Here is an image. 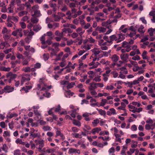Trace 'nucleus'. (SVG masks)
I'll list each match as a JSON object with an SVG mask.
<instances>
[{
	"instance_id": "55",
	"label": "nucleus",
	"mask_w": 155,
	"mask_h": 155,
	"mask_svg": "<svg viewBox=\"0 0 155 155\" xmlns=\"http://www.w3.org/2000/svg\"><path fill=\"white\" fill-rule=\"evenodd\" d=\"M44 130L45 131L50 130V127L48 126H44L43 128Z\"/></svg>"
},
{
	"instance_id": "7",
	"label": "nucleus",
	"mask_w": 155,
	"mask_h": 155,
	"mask_svg": "<svg viewBox=\"0 0 155 155\" xmlns=\"http://www.w3.org/2000/svg\"><path fill=\"white\" fill-rule=\"evenodd\" d=\"M17 75L15 74H13L11 72H9L7 74L6 77L7 78L10 77V78L12 80L16 78Z\"/></svg>"
},
{
	"instance_id": "38",
	"label": "nucleus",
	"mask_w": 155,
	"mask_h": 155,
	"mask_svg": "<svg viewBox=\"0 0 155 155\" xmlns=\"http://www.w3.org/2000/svg\"><path fill=\"white\" fill-rule=\"evenodd\" d=\"M100 64L98 62H96V63L95 65H93L94 66H93L89 68L90 69H91L93 68H96L98 66V65Z\"/></svg>"
},
{
	"instance_id": "4",
	"label": "nucleus",
	"mask_w": 155,
	"mask_h": 155,
	"mask_svg": "<svg viewBox=\"0 0 155 155\" xmlns=\"http://www.w3.org/2000/svg\"><path fill=\"white\" fill-rule=\"evenodd\" d=\"M120 57L122 60H123L124 61L127 62V59L128 58L129 55L128 54H122L120 55Z\"/></svg>"
},
{
	"instance_id": "56",
	"label": "nucleus",
	"mask_w": 155,
	"mask_h": 155,
	"mask_svg": "<svg viewBox=\"0 0 155 155\" xmlns=\"http://www.w3.org/2000/svg\"><path fill=\"white\" fill-rule=\"evenodd\" d=\"M78 36V35L76 33H73L71 35V36L74 38H75L77 37Z\"/></svg>"
},
{
	"instance_id": "39",
	"label": "nucleus",
	"mask_w": 155,
	"mask_h": 155,
	"mask_svg": "<svg viewBox=\"0 0 155 155\" xmlns=\"http://www.w3.org/2000/svg\"><path fill=\"white\" fill-rule=\"evenodd\" d=\"M101 76H99L98 77H96L93 79V80L96 82H100L101 79L100 78Z\"/></svg>"
},
{
	"instance_id": "23",
	"label": "nucleus",
	"mask_w": 155,
	"mask_h": 155,
	"mask_svg": "<svg viewBox=\"0 0 155 155\" xmlns=\"http://www.w3.org/2000/svg\"><path fill=\"white\" fill-rule=\"evenodd\" d=\"M21 151L19 149H17L14 151V155H21Z\"/></svg>"
},
{
	"instance_id": "44",
	"label": "nucleus",
	"mask_w": 155,
	"mask_h": 155,
	"mask_svg": "<svg viewBox=\"0 0 155 155\" xmlns=\"http://www.w3.org/2000/svg\"><path fill=\"white\" fill-rule=\"evenodd\" d=\"M61 18L58 15H56V16L54 18V21H59L61 19Z\"/></svg>"
},
{
	"instance_id": "8",
	"label": "nucleus",
	"mask_w": 155,
	"mask_h": 155,
	"mask_svg": "<svg viewBox=\"0 0 155 155\" xmlns=\"http://www.w3.org/2000/svg\"><path fill=\"white\" fill-rule=\"evenodd\" d=\"M34 12V14L32 15V16H35L36 17H38L41 15V14L40 11L38 10H35Z\"/></svg>"
},
{
	"instance_id": "49",
	"label": "nucleus",
	"mask_w": 155,
	"mask_h": 155,
	"mask_svg": "<svg viewBox=\"0 0 155 155\" xmlns=\"http://www.w3.org/2000/svg\"><path fill=\"white\" fill-rule=\"evenodd\" d=\"M109 110L110 111V112L111 114H116V111L114 108H110L109 109Z\"/></svg>"
},
{
	"instance_id": "11",
	"label": "nucleus",
	"mask_w": 155,
	"mask_h": 155,
	"mask_svg": "<svg viewBox=\"0 0 155 155\" xmlns=\"http://www.w3.org/2000/svg\"><path fill=\"white\" fill-rule=\"evenodd\" d=\"M41 28V27L39 25H36L33 26V30L36 32H38Z\"/></svg>"
},
{
	"instance_id": "64",
	"label": "nucleus",
	"mask_w": 155,
	"mask_h": 155,
	"mask_svg": "<svg viewBox=\"0 0 155 155\" xmlns=\"http://www.w3.org/2000/svg\"><path fill=\"white\" fill-rule=\"evenodd\" d=\"M88 40L90 43H94L95 41V40L91 37L88 38Z\"/></svg>"
},
{
	"instance_id": "15",
	"label": "nucleus",
	"mask_w": 155,
	"mask_h": 155,
	"mask_svg": "<svg viewBox=\"0 0 155 155\" xmlns=\"http://www.w3.org/2000/svg\"><path fill=\"white\" fill-rule=\"evenodd\" d=\"M119 58V57L117 56L116 54L114 55L111 58L112 61L115 62H116L118 61Z\"/></svg>"
},
{
	"instance_id": "53",
	"label": "nucleus",
	"mask_w": 155,
	"mask_h": 155,
	"mask_svg": "<svg viewBox=\"0 0 155 155\" xmlns=\"http://www.w3.org/2000/svg\"><path fill=\"white\" fill-rule=\"evenodd\" d=\"M45 43L48 44V45H51L52 43V41H51V39L49 38L45 41Z\"/></svg>"
},
{
	"instance_id": "32",
	"label": "nucleus",
	"mask_w": 155,
	"mask_h": 155,
	"mask_svg": "<svg viewBox=\"0 0 155 155\" xmlns=\"http://www.w3.org/2000/svg\"><path fill=\"white\" fill-rule=\"evenodd\" d=\"M148 35L146 36H145L143 38L140 40V42H144L148 40L149 39L148 38Z\"/></svg>"
},
{
	"instance_id": "9",
	"label": "nucleus",
	"mask_w": 155,
	"mask_h": 155,
	"mask_svg": "<svg viewBox=\"0 0 155 155\" xmlns=\"http://www.w3.org/2000/svg\"><path fill=\"white\" fill-rule=\"evenodd\" d=\"M101 130V129L100 127H97L94 128L92 130V132H91L89 133V134H91V133H92L93 134H94L96 132L98 133Z\"/></svg>"
},
{
	"instance_id": "33",
	"label": "nucleus",
	"mask_w": 155,
	"mask_h": 155,
	"mask_svg": "<svg viewBox=\"0 0 155 155\" xmlns=\"http://www.w3.org/2000/svg\"><path fill=\"white\" fill-rule=\"evenodd\" d=\"M3 151H5V152H7L8 147L5 144L3 145V147L2 148Z\"/></svg>"
},
{
	"instance_id": "57",
	"label": "nucleus",
	"mask_w": 155,
	"mask_h": 155,
	"mask_svg": "<svg viewBox=\"0 0 155 155\" xmlns=\"http://www.w3.org/2000/svg\"><path fill=\"white\" fill-rule=\"evenodd\" d=\"M94 85H96L97 86H98L99 87H102L104 86V84L102 83H95Z\"/></svg>"
},
{
	"instance_id": "42",
	"label": "nucleus",
	"mask_w": 155,
	"mask_h": 155,
	"mask_svg": "<svg viewBox=\"0 0 155 155\" xmlns=\"http://www.w3.org/2000/svg\"><path fill=\"white\" fill-rule=\"evenodd\" d=\"M62 146H68L69 145V142L66 141H64L62 143Z\"/></svg>"
},
{
	"instance_id": "12",
	"label": "nucleus",
	"mask_w": 155,
	"mask_h": 155,
	"mask_svg": "<svg viewBox=\"0 0 155 155\" xmlns=\"http://www.w3.org/2000/svg\"><path fill=\"white\" fill-rule=\"evenodd\" d=\"M63 52H60L58 55H56V58L54 59L55 61H57L60 60L62 55H63Z\"/></svg>"
},
{
	"instance_id": "34",
	"label": "nucleus",
	"mask_w": 155,
	"mask_h": 155,
	"mask_svg": "<svg viewBox=\"0 0 155 155\" xmlns=\"http://www.w3.org/2000/svg\"><path fill=\"white\" fill-rule=\"evenodd\" d=\"M39 8V6L38 5H35V6H32V8L33 10V11L34 12L35 10H38V9Z\"/></svg>"
},
{
	"instance_id": "1",
	"label": "nucleus",
	"mask_w": 155,
	"mask_h": 155,
	"mask_svg": "<svg viewBox=\"0 0 155 155\" xmlns=\"http://www.w3.org/2000/svg\"><path fill=\"white\" fill-rule=\"evenodd\" d=\"M22 31V30L21 28H18L15 31H13L12 35L15 36H16L18 34L20 37H21L23 36Z\"/></svg>"
},
{
	"instance_id": "51",
	"label": "nucleus",
	"mask_w": 155,
	"mask_h": 155,
	"mask_svg": "<svg viewBox=\"0 0 155 155\" xmlns=\"http://www.w3.org/2000/svg\"><path fill=\"white\" fill-rule=\"evenodd\" d=\"M93 52L94 53V54L96 55L97 54H99L101 52V51H95L94 49H93L92 50Z\"/></svg>"
},
{
	"instance_id": "62",
	"label": "nucleus",
	"mask_w": 155,
	"mask_h": 155,
	"mask_svg": "<svg viewBox=\"0 0 155 155\" xmlns=\"http://www.w3.org/2000/svg\"><path fill=\"white\" fill-rule=\"evenodd\" d=\"M128 30L132 31H135L136 29L134 28L133 26H131L129 28H128Z\"/></svg>"
},
{
	"instance_id": "10",
	"label": "nucleus",
	"mask_w": 155,
	"mask_h": 155,
	"mask_svg": "<svg viewBox=\"0 0 155 155\" xmlns=\"http://www.w3.org/2000/svg\"><path fill=\"white\" fill-rule=\"evenodd\" d=\"M95 83L93 82L90 84V86L89 87V90H95L97 88V86L96 85H94Z\"/></svg>"
},
{
	"instance_id": "40",
	"label": "nucleus",
	"mask_w": 155,
	"mask_h": 155,
	"mask_svg": "<svg viewBox=\"0 0 155 155\" xmlns=\"http://www.w3.org/2000/svg\"><path fill=\"white\" fill-rule=\"evenodd\" d=\"M140 20L142 21V22L145 24H146L147 23L146 20L145 19V17H142L140 18Z\"/></svg>"
},
{
	"instance_id": "47",
	"label": "nucleus",
	"mask_w": 155,
	"mask_h": 155,
	"mask_svg": "<svg viewBox=\"0 0 155 155\" xmlns=\"http://www.w3.org/2000/svg\"><path fill=\"white\" fill-rule=\"evenodd\" d=\"M20 24L21 25V28L23 29L25 28L26 27V24L24 22H20Z\"/></svg>"
},
{
	"instance_id": "14",
	"label": "nucleus",
	"mask_w": 155,
	"mask_h": 155,
	"mask_svg": "<svg viewBox=\"0 0 155 155\" xmlns=\"http://www.w3.org/2000/svg\"><path fill=\"white\" fill-rule=\"evenodd\" d=\"M144 27L142 25H141L140 27L138 28V31L140 33L143 34L144 33L145 31L143 30Z\"/></svg>"
},
{
	"instance_id": "22",
	"label": "nucleus",
	"mask_w": 155,
	"mask_h": 155,
	"mask_svg": "<svg viewBox=\"0 0 155 155\" xmlns=\"http://www.w3.org/2000/svg\"><path fill=\"white\" fill-rule=\"evenodd\" d=\"M130 45H129L127 41H124L122 43V47L123 48H126Z\"/></svg>"
},
{
	"instance_id": "30",
	"label": "nucleus",
	"mask_w": 155,
	"mask_h": 155,
	"mask_svg": "<svg viewBox=\"0 0 155 155\" xmlns=\"http://www.w3.org/2000/svg\"><path fill=\"white\" fill-rule=\"evenodd\" d=\"M99 120L97 119L96 120H94L93 122H92V124L94 126H97V124L99 123Z\"/></svg>"
},
{
	"instance_id": "6",
	"label": "nucleus",
	"mask_w": 155,
	"mask_h": 155,
	"mask_svg": "<svg viewBox=\"0 0 155 155\" xmlns=\"http://www.w3.org/2000/svg\"><path fill=\"white\" fill-rule=\"evenodd\" d=\"M39 145L38 147H36L37 149H38L39 151L42 149L44 146V141L43 140L41 141H39Z\"/></svg>"
},
{
	"instance_id": "5",
	"label": "nucleus",
	"mask_w": 155,
	"mask_h": 155,
	"mask_svg": "<svg viewBox=\"0 0 155 155\" xmlns=\"http://www.w3.org/2000/svg\"><path fill=\"white\" fill-rule=\"evenodd\" d=\"M4 89L6 91V92L10 93L14 91V87H11L10 86L7 85L4 87Z\"/></svg>"
},
{
	"instance_id": "63",
	"label": "nucleus",
	"mask_w": 155,
	"mask_h": 155,
	"mask_svg": "<svg viewBox=\"0 0 155 155\" xmlns=\"http://www.w3.org/2000/svg\"><path fill=\"white\" fill-rule=\"evenodd\" d=\"M1 127L3 128H5V123L4 122H2L0 123Z\"/></svg>"
},
{
	"instance_id": "13",
	"label": "nucleus",
	"mask_w": 155,
	"mask_h": 155,
	"mask_svg": "<svg viewBox=\"0 0 155 155\" xmlns=\"http://www.w3.org/2000/svg\"><path fill=\"white\" fill-rule=\"evenodd\" d=\"M148 32L149 33V35L151 36H152L153 35V32L155 31V29L150 28L148 29Z\"/></svg>"
},
{
	"instance_id": "25",
	"label": "nucleus",
	"mask_w": 155,
	"mask_h": 155,
	"mask_svg": "<svg viewBox=\"0 0 155 155\" xmlns=\"http://www.w3.org/2000/svg\"><path fill=\"white\" fill-rule=\"evenodd\" d=\"M57 53V51H56L54 49H53L51 52V57H52L56 55Z\"/></svg>"
},
{
	"instance_id": "16",
	"label": "nucleus",
	"mask_w": 155,
	"mask_h": 155,
	"mask_svg": "<svg viewBox=\"0 0 155 155\" xmlns=\"http://www.w3.org/2000/svg\"><path fill=\"white\" fill-rule=\"evenodd\" d=\"M107 102L108 101L107 100L103 99L101 100V101L100 103V106H104L105 105L106 103H107Z\"/></svg>"
},
{
	"instance_id": "18",
	"label": "nucleus",
	"mask_w": 155,
	"mask_h": 155,
	"mask_svg": "<svg viewBox=\"0 0 155 155\" xmlns=\"http://www.w3.org/2000/svg\"><path fill=\"white\" fill-rule=\"evenodd\" d=\"M0 70L2 71H9L10 70L9 68H6L5 67H2L0 68Z\"/></svg>"
},
{
	"instance_id": "3",
	"label": "nucleus",
	"mask_w": 155,
	"mask_h": 155,
	"mask_svg": "<svg viewBox=\"0 0 155 155\" xmlns=\"http://www.w3.org/2000/svg\"><path fill=\"white\" fill-rule=\"evenodd\" d=\"M119 38L115 39V41H117V43H119L123 41L125 38L124 35H122V34H118Z\"/></svg>"
},
{
	"instance_id": "60",
	"label": "nucleus",
	"mask_w": 155,
	"mask_h": 155,
	"mask_svg": "<svg viewBox=\"0 0 155 155\" xmlns=\"http://www.w3.org/2000/svg\"><path fill=\"white\" fill-rule=\"evenodd\" d=\"M35 115L36 116H39L40 117L41 114L37 110H34L33 111Z\"/></svg>"
},
{
	"instance_id": "59",
	"label": "nucleus",
	"mask_w": 155,
	"mask_h": 155,
	"mask_svg": "<svg viewBox=\"0 0 155 155\" xmlns=\"http://www.w3.org/2000/svg\"><path fill=\"white\" fill-rule=\"evenodd\" d=\"M114 88V87L112 85H110V86H107L106 87V89L107 90H112Z\"/></svg>"
},
{
	"instance_id": "27",
	"label": "nucleus",
	"mask_w": 155,
	"mask_h": 155,
	"mask_svg": "<svg viewBox=\"0 0 155 155\" xmlns=\"http://www.w3.org/2000/svg\"><path fill=\"white\" fill-rule=\"evenodd\" d=\"M43 58L45 61L47 60L49 58V55L48 54H44L43 55Z\"/></svg>"
},
{
	"instance_id": "52",
	"label": "nucleus",
	"mask_w": 155,
	"mask_h": 155,
	"mask_svg": "<svg viewBox=\"0 0 155 155\" xmlns=\"http://www.w3.org/2000/svg\"><path fill=\"white\" fill-rule=\"evenodd\" d=\"M33 132H30V136H32L33 138H35L37 137L38 136V134L37 133H34L33 134Z\"/></svg>"
},
{
	"instance_id": "58",
	"label": "nucleus",
	"mask_w": 155,
	"mask_h": 155,
	"mask_svg": "<svg viewBox=\"0 0 155 155\" xmlns=\"http://www.w3.org/2000/svg\"><path fill=\"white\" fill-rule=\"evenodd\" d=\"M149 15L152 16L153 17H155V10L152 11L150 12L149 13Z\"/></svg>"
},
{
	"instance_id": "20",
	"label": "nucleus",
	"mask_w": 155,
	"mask_h": 155,
	"mask_svg": "<svg viewBox=\"0 0 155 155\" xmlns=\"http://www.w3.org/2000/svg\"><path fill=\"white\" fill-rule=\"evenodd\" d=\"M73 123L74 125L79 127H80L81 125V123L79 121L75 120H74Z\"/></svg>"
},
{
	"instance_id": "24",
	"label": "nucleus",
	"mask_w": 155,
	"mask_h": 155,
	"mask_svg": "<svg viewBox=\"0 0 155 155\" xmlns=\"http://www.w3.org/2000/svg\"><path fill=\"white\" fill-rule=\"evenodd\" d=\"M31 21L33 23H36L38 21V19L35 17H33L31 18Z\"/></svg>"
},
{
	"instance_id": "28",
	"label": "nucleus",
	"mask_w": 155,
	"mask_h": 155,
	"mask_svg": "<svg viewBox=\"0 0 155 155\" xmlns=\"http://www.w3.org/2000/svg\"><path fill=\"white\" fill-rule=\"evenodd\" d=\"M27 13L28 12L25 11H21L18 13V15L19 16H21L25 15H26Z\"/></svg>"
},
{
	"instance_id": "41",
	"label": "nucleus",
	"mask_w": 155,
	"mask_h": 155,
	"mask_svg": "<svg viewBox=\"0 0 155 155\" xmlns=\"http://www.w3.org/2000/svg\"><path fill=\"white\" fill-rule=\"evenodd\" d=\"M132 59L134 60H140V58L138 55H136V56H134L132 58Z\"/></svg>"
},
{
	"instance_id": "2",
	"label": "nucleus",
	"mask_w": 155,
	"mask_h": 155,
	"mask_svg": "<svg viewBox=\"0 0 155 155\" xmlns=\"http://www.w3.org/2000/svg\"><path fill=\"white\" fill-rule=\"evenodd\" d=\"M18 16L15 17L8 15L7 17V21L11 22V20H12L15 22H17L18 20Z\"/></svg>"
},
{
	"instance_id": "54",
	"label": "nucleus",
	"mask_w": 155,
	"mask_h": 155,
	"mask_svg": "<svg viewBox=\"0 0 155 155\" xmlns=\"http://www.w3.org/2000/svg\"><path fill=\"white\" fill-rule=\"evenodd\" d=\"M24 71L25 72H28L30 71V68L29 67H26L24 70Z\"/></svg>"
},
{
	"instance_id": "50",
	"label": "nucleus",
	"mask_w": 155,
	"mask_h": 155,
	"mask_svg": "<svg viewBox=\"0 0 155 155\" xmlns=\"http://www.w3.org/2000/svg\"><path fill=\"white\" fill-rule=\"evenodd\" d=\"M133 92V90L132 89H128L127 90L126 94H130L132 93Z\"/></svg>"
},
{
	"instance_id": "48",
	"label": "nucleus",
	"mask_w": 155,
	"mask_h": 155,
	"mask_svg": "<svg viewBox=\"0 0 155 155\" xmlns=\"http://www.w3.org/2000/svg\"><path fill=\"white\" fill-rule=\"evenodd\" d=\"M31 37H30V38H29L28 37H27L25 38V41L26 43L28 44L30 42L31 40Z\"/></svg>"
},
{
	"instance_id": "46",
	"label": "nucleus",
	"mask_w": 155,
	"mask_h": 155,
	"mask_svg": "<svg viewBox=\"0 0 155 155\" xmlns=\"http://www.w3.org/2000/svg\"><path fill=\"white\" fill-rule=\"evenodd\" d=\"M77 150L75 149L71 148L69 150V152L70 153H72L77 151Z\"/></svg>"
},
{
	"instance_id": "19",
	"label": "nucleus",
	"mask_w": 155,
	"mask_h": 155,
	"mask_svg": "<svg viewBox=\"0 0 155 155\" xmlns=\"http://www.w3.org/2000/svg\"><path fill=\"white\" fill-rule=\"evenodd\" d=\"M97 29L100 32H104L106 31V29L102 27H98L97 28Z\"/></svg>"
},
{
	"instance_id": "45",
	"label": "nucleus",
	"mask_w": 155,
	"mask_h": 155,
	"mask_svg": "<svg viewBox=\"0 0 155 155\" xmlns=\"http://www.w3.org/2000/svg\"><path fill=\"white\" fill-rule=\"evenodd\" d=\"M41 64L39 63H37L34 65V67L36 68H40Z\"/></svg>"
},
{
	"instance_id": "29",
	"label": "nucleus",
	"mask_w": 155,
	"mask_h": 155,
	"mask_svg": "<svg viewBox=\"0 0 155 155\" xmlns=\"http://www.w3.org/2000/svg\"><path fill=\"white\" fill-rule=\"evenodd\" d=\"M18 63V61H12L11 62V64L12 65V68H14L15 65Z\"/></svg>"
},
{
	"instance_id": "36",
	"label": "nucleus",
	"mask_w": 155,
	"mask_h": 155,
	"mask_svg": "<svg viewBox=\"0 0 155 155\" xmlns=\"http://www.w3.org/2000/svg\"><path fill=\"white\" fill-rule=\"evenodd\" d=\"M136 34V32L135 31H133V33L130 32L129 34H127V36L131 38L133 37V36L135 35Z\"/></svg>"
},
{
	"instance_id": "37",
	"label": "nucleus",
	"mask_w": 155,
	"mask_h": 155,
	"mask_svg": "<svg viewBox=\"0 0 155 155\" xmlns=\"http://www.w3.org/2000/svg\"><path fill=\"white\" fill-rule=\"evenodd\" d=\"M17 57L18 59H21L23 60L24 59V56L22 54H20L19 53H18L17 54Z\"/></svg>"
},
{
	"instance_id": "61",
	"label": "nucleus",
	"mask_w": 155,
	"mask_h": 155,
	"mask_svg": "<svg viewBox=\"0 0 155 155\" xmlns=\"http://www.w3.org/2000/svg\"><path fill=\"white\" fill-rule=\"evenodd\" d=\"M72 130L74 132H78V129L76 127H73L71 128Z\"/></svg>"
},
{
	"instance_id": "43",
	"label": "nucleus",
	"mask_w": 155,
	"mask_h": 155,
	"mask_svg": "<svg viewBox=\"0 0 155 155\" xmlns=\"http://www.w3.org/2000/svg\"><path fill=\"white\" fill-rule=\"evenodd\" d=\"M110 40L111 41H113L114 40H115L117 38V37L115 35H112L110 36Z\"/></svg>"
},
{
	"instance_id": "26",
	"label": "nucleus",
	"mask_w": 155,
	"mask_h": 155,
	"mask_svg": "<svg viewBox=\"0 0 155 155\" xmlns=\"http://www.w3.org/2000/svg\"><path fill=\"white\" fill-rule=\"evenodd\" d=\"M15 142L16 143H19L23 145L25 144V143L24 142L22 141L21 139H17L15 141Z\"/></svg>"
},
{
	"instance_id": "21",
	"label": "nucleus",
	"mask_w": 155,
	"mask_h": 155,
	"mask_svg": "<svg viewBox=\"0 0 155 155\" xmlns=\"http://www.w3.org/2000/svg\"><path fill=\"white\" fill-rule=\"evenodd\" d=\"M75 84V83L74 82H72L71 83H70L69 82V83H68V86H67V88H72L74 86Z\"/></svg>"
},
{
	"instance_id": "35",
	"label": "nucleus",
	"mask_w": 155,
	"mask_h": 155,
	"mask_svg": "<svg viewBox=\"0 0 155 155\" xmlns=\"http://www.w3.org/2000/svg\"><path fill=\"white\" fill-rule=\"evenodd\" d=\"M3 136L4 137H6L7 136H10V132L8 131H5L3 133Z\"/></svg>"
},
{
	"instance_id": "31",
	"label": "nucleus",
	"mask_w": 155,
	"mask_h": 155,
	"mask_svg": "<svg viewBox=\"0 0 155 155\" xmlns=\"http://www.w3.org/2000/svg\"><path fill=\"white\" fill-rule=\"evenodd\" d=\"M41 41V43L42 44H45V38L44 36H41L40 39Z\"/></svg>"
},
{
	"instance_id": "17",
	"label": "nucleus",
	"mask_w": 155,
	"mask_h": 155,
	"mask_svg": "<svg viewBox=\"0 0 155 155\" xmlns=\"http://www.w3.org/2000/svg\"><path fill=\"white\" fill-rule=\"evenodd\" d=\"M97 110L98 111L100 114L102 115H105L106 114V112L105 111L102 109H99L97 108Z\"/></svg>"
}]
</instances>
